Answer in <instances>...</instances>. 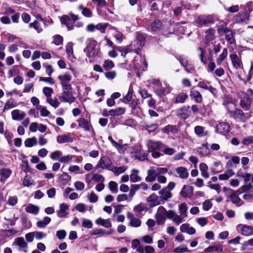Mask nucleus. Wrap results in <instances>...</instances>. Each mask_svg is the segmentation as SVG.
Listing matches in <instances>:
<instances>
[{"label": "nucleus", "mask_w": 253, "mask_h": 253, "mask_svg": "<svg viewBox=\"0 0 253 253\" xmlns=\"http://www.w3.org/2000/svg\"><path fill=\"white\" fill-rule=\"evenodd\" d=\"M239 95L241 97L240 106L243 109L247 110L253 106V91L252 89H248L246 92L241 91Z\"/></svg>", "instance_id": "f257e3e1"}, {"label": "nucleus", "mask_w": 253, "mask_h": 253, "mask_svg": "<svg viewBox=\"0 0 253 253\" xmlns=\"http://www.w3.org/2000/svg\"><path fill=\"white\" fill-rule=\"evenodd\" d=\"M168 171L166 168L151 167L147 171L148 175L145 178L147 182H153L157 176L166 174Z\"/></svg>", "instance_id": "f03ea898"}, {"label": "nucleus", "mask_w": 253, "mask_h": 253, "mask_svg": "<svg viewBox=\"0 0 253 253\" xmlns=\"http://www.w3.org/2000/svg\"><path fill=\"white\" fill-rule=\"evenodd\" d=\"M72 90V87L62 88L61 95L59 97L60 101L68 102L70 104L74 102L76 98L73 95Z\"/></svg>", "instance_id": "7ed1b4c3"}, {"label": "nucleus", "mask_w": 253, "mask_h": 253, "mask_svg": "<svg viewBox=\"0 0 253 253\" xmlns=\"http://www.w3.org/2000/svg\"><path fill=\"white\" fill-rule=\"evenodd\" d=\"M216 20L217 18L213 15H200L196 19L195 23L198 26L202 27L214 23Z\"/></svg>", "instance_id": "20e7f679"}, {"label": "nucleus", "mask_w": 253, "mask_h": 253, "mask_svg": "<svg viewBox=\"0 0 253 253\" xmlns=\"http://www.w3.org/2000/svg\"><path fill=\"white\" fill-rule=\"evenodd\" d=\"M97 46V43L94 40H90L86 47L84 49L86 55L88 58H92L97 55L99 49Z\"/></svg>", "instance_id": "39448f33"}, {"label": "nucleus", "mask_w": 253, "mask_h": 253, "mask_svg": "<svg viewBox=\"0 0 253 253\" xmlns=\"http://www.w3.org/2000/svg\"><path fill=\"white\" fill-rule=\"evenodd\" d=\"M166 216L168 217V211L162 206L159 207L156 214L158 224H163L166 219Z\"/></svg>", "instance_id": "423d86ee"}, {"label": "nucleus", "mask_w": 253, "mask_h": 253, "mask_svg": "<svg viewBox=\"0 0 253 253\" xmlns=\"http://www.w3.org/2000/svg\"><path fill=\"white\" fill-rule=\"evenodd\" d=\"M57 78L60 82L62 88L72 87V85L70 84V82L72 80V76L71 75L65 73L59 75Z\"/></svg>", "instance_id": "0eeeda50"}, {"label": "nucleus", "mask_w": 253, "mask_h": 253, "mask_svg": "<svg viewBox=\"0 0 253 253\" xmlns=\"http://www.w3.org/2000/svg\"><path fill=\"white\" fill-rule=\"evenodd\" d=\"M237 230L241 234L246 236L253 235V227L246 224H239L237 226Z\"/></svg>", "instance_id": "6e6552de"}, {"label": "nucleus", "mask_w": 253, "mask_h": 253, "mask_svg": "<svg viewBox=\"0 0 253 253\" xmlns=\"http://www.w3.org/2000/svg\"><path fill=\"white\" fill-rule=\"evenodd\" d=\"M168 218L171 219L172 221L177 225L185 221V217L180 214H177L172 210L168 211Z\"/></svg>", "instance_id": "1a4fd4ad"}, {"label": "nucleus", "mask_w": 253, "mask_h": 253, "mask_svg": "<svg viewBox=\"0 0 253 253\" xmlns=\"http://www.w3.org/2000/svg\"><path fill=\"white\" fill-rule=\"evenodd\" d=\"M111 161L107 157H102L100 158L99 162L96 166V168H101L102 169H107L108 170L111 169Z\"/></svg>", "instance_id": "9d476101"}, {"label": "nucleus", "mask_w": 253, "mask_h": 253, "mask_svg": "<svg viewBox=\"0 0 253 253\" xmlns=\"http://www.w3.org/2000/svg\"><path fill=\"white\" fill-rule=\"evenodd\" d=\"M43 25H45V22L42 18H41L40 21L36 20L34 22L31 23L29 24V27L34 28L38 33H40L43 30L44 26Z\"/></svg>", "instance_id": "9b49d317"}, {"label": "nucleus", "mask_w": 253, "mask_h": 253, "mask_svg": "<svg viewBox=\"0 0 253 253\" xmlns=\"http://www.w3.org/2000/svg\"><path fill=\"white\" fill-rule=\"evenodd\" d=\"M205 40L206 43L210 45L213 44L215 40V31L212 28H210L206 31Z\"/></svg>", "instance_id": "f8f14e48"}, {"label": "nucleus", "mask_w": 253, "mask_h": 253, "mask_svg": "<svg viewBox=\"0 0 253 253\" xmlns=\"http://www.w3.org/2000/svg\"><path fill=\"white\" fill-rule=\"evenodd\" d=\"M145 43V35L140 32L136 33V41L134 42V46L139 49L142 47Z\"/></svg>", "instance_id": "ddd939ff"}, {"label": "nucleus", "mask_w": 253, "mask_h": 253, "mask_svg": "<svg viewBox=\"0 0 253 253\" xmlns=\"http://www.w3.org/2000/svg\"><path fill=\"white\" fill-rule=\"evenodd\" d=\"M230 129V126L225 122H219L216 126V132L222 134H227Z\"/></svg>", "instance_id": "4468645a"}, {"label": "nucleus", "mask_w": 253, "mask_h": 253, "mask_svg": "<svg viewBox=\"0 0 253 253\" xmlns=\"http://www.w3.org/2000/svg\"><path fill=\"white\" fill-rule=\"evenodd\" d=\"M126 215L127 218L129 219V225L130 226L135 228L140 226L141 224V221L140 219L134 217L133 214L130 212H127Z\"/></svg>", "instance_id": "2eb2a0df"}, {"label": "nucleus", "mask_w": 253, "mask_h": 253, "mask_svg": "<svg viewBox=\"0 0 253 253\" xmlns=\"http://www.w3.org/2000/svg\"><path fill=\"white\" fill-rule=\"evenodd\" d=\"M229 57L232 61V65L236 69L242 68V62L236 54H231L229 55Z\"/></svg>", "instance_id": "dca6fc26"}, {"label": "nucleus", "mask_w": 253, "mask_h": 253, "mask_svg": "<svg viewBox=\"0 0 253 253\" xmlns=\"http://www.w3.org/2000/svg\"><path fill=\"white\" fill-rule=\"evenodd\" d=\"M193 188L188 185H185L183 186L180 194L184 198H190L193 195Z\"/></svg>", "instance_id": "f3484780"}, {"label": "nucleus", "mask_w": 253, "mask_h": 253, "mask_svg": "<svg viewBox=\"0 0 253 253\" xmlns=\"http://www.w3.org/2000/svg\"><path fill=\"white\" fill-rule=\"evenodd\" d=\"M234 19L236 23H246L249 19V14L246 12L239 13L235 16Z\"/></svg>", "instance_id": "a211bd4d"}, {"label": "nucleus", "mask_w": 253, "mask_h": 253, "mask_svg": "<svg viewBox=\"0 0 253 253\" xmlns=\"http://www.w3.org/2000/svg\"><path fill=\"white\" fill-rule=\"evenodd\" d=\"M25 116V113L18 109L14 110L11 112L12 119L15 121H21L23 120Z\"/></svg>", "instance_id": "6ab92c4d"}, {"label": "nucleus", "mask_w": 253, "mask_h": 253, "mask_svg": "<svg viewBox=\"0 0 253 253\" xmlns=\"http://www.w3.org/2000/svg\"><path fill=\"white\" fill-rule=\"evenodd\" d=\"M206 253H221L223 251V247L220 244L211 246L206 248L204 250Z\"/></svg>", "instance_id": "aec40b11"}, {"label": "nucleus", "mask_w": 253, "mask_h": 253, "mask_svg": "<svg viewBox=\"0 0 253 253\" xmlns=\"http://www.w3.org/2000/svg\"><path fill=\"white\" fill-rule=\"evenodd\" d=\"M147 201L151 207L161 204L159 198L155 194H152L147 198Z\"/></svg>", "instance_id": "412c9836"}, {"label": "nucleus", "mask_w": 253, "mask_h": 253, "mask_svg": "<svg viewBox=\"0 0 253 253\" xmlns=\"http://www.w3.org/2000/svg\"><path fill=\"white\" fill-rule=\"evenodd\" d=\"M78 122L79 127L84 129V131H89L92 127L91 124L84 118H80L78 120Z\"/></svg>", "instance_id": "4be33fe9"}, {"label": "nucleus", "mask_w": 253, "mask_h": 253, "mask_svg": "<svg viewBox=\"0 0 253 253\" xmlns=\"http://www.w3.org/2000/svg\"><path fill=\"white\" fill-rule=\"evenodd\" d=\"M161 196V199L164 202L168 201L172 197V193L168 190V188H163L159 191Z\"/></svg>", "instance_id": "5701e85b"}, {"label": "nucleus", "mask_w": 253, "mask_h": 253, "mask_svg": "<svg viewBox=\"0 0 253 253\" xmlns=\"http://www.w3.org/2000/svg\"><path fill=\"white\" fill-rule=\"evenodd\" d=\"M162 145L160 141H154L148 140L147 143V146L148 151L150 152L154 151L155 150L159 149Z\"/></svg>", "instance_id": "b1692460"}, {"label": "nucleus", "mask_w": 253, "mask_h": 253, "mask_svg": "<svg viewBox=\"0 0 253 253\" xmlns=\"http://www.w3.org/2000/svg\"><path fill=\"white\" fill-rule=\"evenodd\" d=\"M73 43L72 42H68L66 45V52L69 59L73 62L76 58L74 55Z\"/></svg>", "instance_id": "393cba45"}, {"label": "nucleus", "mask_w": 253, "mask_h": 253, "mask_svg": "<svg viewBox=\"0 0 253 253\" xmlns=\"http://www.w3.org/2000/svg\"><path fill=\"white\" fill-rule=\"evenodd\" d=\"M125 112V109L124 108L118 107L115 109H112L108 111L107 114L104 115L106 116H111L112 117L118 116L124 114Z\"/></svg>", "instance_id": "a878e982"}, {"label": "nucleus", "mask_w": 253, "mask_h": 253, "mask_svg": "<svg viewBox=\"0 0 253 253\" xmlns=\"http://www.w3.org/2000/svg\"><path fill=\"white\" fill-rule=\"evenodd\" d=\"M175 171L178 174L179 177L182 179L187 178L189 173L186 168L183 167H179L176 168Z\"/></svg>", "instance_id": "bb28decb"}, {"label": "nucleus", "mask_w": 253, "mask_h": 253, "mask_svg": "<svg viewBox=\"0 0 253 253\" xmlns=\"http://www.w3.org/2000/svg\"><path fill=\"white\" fill-rule=\"evenodd\" d=\"M95 222L97 225H100L107 228H110L112 226L111 222L109 219H103L101 217L97 218Z\"/></svg>", "instance_id": "cd10ccee"}, {"label": "nucleus", "mask_w": 253, "mask_h": 253, "mask_svg": "<svg viewBox=\"0 0 253 253\" xmlns=\"http://www.w3.org/2000/svg\"><path fill=\"white\" fill-rule=\"evenodd\" d=\"M26 212L33 214L34 215H37L40 211V208L38 206L29 204L25 208Z\"/></svg>", "instance_id": "c85d7f7f"}, {"label": "nucleus", "mask_w": 253, "mask_h": 253, "mask_svg": "<svg viewBox=\"0 0 253 253\" xmlns=\"http://www.w3.org/2000/svg\"><path fill=\"white\" fill-rule=\"evenodd\" d=\"M72 141L73 139L70 136V134L61 135L57 137V142L60 144L72 142Z\"/></svg>", "instance_id": "c756f323"}, {"label": "nucleus", "mask_w": 253, "mask_h": 253, "mask_svg": "<svg viewBox=\"0 0 253 253\" xmlns=\"http://www.w3.org/2000/svg\"><path fill=\"white\" fill-rule=\"evenodd\" d=\"M199 154L202 156L209 155L211 153V150L209 149L207 144H203L197 150Z\"/></svg>", "instance_id": "7c9ffc66"}, {"label": "nucleus", "mask_w": 253, "mask_h": 253, "mask_svg": "<svg viewBox=\"0 0 253 253\" xmlns=\"http://www.w3.org/2000/svg\"><path fill=\"white\" fill-rule=\"evenodd\" d=\"M60 21L62 24H65L68 30H71L73 28V23L71 22L69 16L64 15L60 18Z\"/></svg>", "instance_id": "2f4dec72"}, {"label": "nucleus", "mask_w": 253, "mask_h": 253, "mask_svg": "<svg viewBox=\"0 0 253 253\" xmlns=\"http://www.w3.org/2000/svg\"><path fill=\"white\" fill-rule=\"evenodd\" d=\"M189 95L191 98L194 99L196 102L200 103L202 101V96L198 91L191 90Z\"/></svg>", "instance_id": "473e14b6"}, {"label": "nucleus", "mask_w": 253, "mask_h": 253, "mask_svg": "<svg viewBox=\"0 0 253 253\" xmlns=\"http://www.w3.org/2000/svg\"><path fill=\"white\" fill-rule=\"evenodd\" d=\"M69 209V206L66 204H61L60 205V209L57 212V215L60 217H65L67 214V211Z\"/></svg>", "instance_id": "72a5a7b5"}, {"label": "nucleus", "mask_w": 253, "mask_h": 253, "mask_svg": "<svg viewBox=\"0 0 253 253\" xmlns=\"http://www.w3.org/2000/svg\"><path fill=\"white\" fill-rule=\"evenodd\" d=\"M139 170L136 169H132L131 171V174L130 175V179L132 182H137L141 181V178L139 176L138 174Z\"/></svg>", "instance_id": "f704fd0d"}, {"label": "nucleus", "mask_w": 253, "mask_h": 253, "mask_svg": "<svg viewBox=\"0 0 253 253\" xmlns=\"http://www.w3.org/2000/svg\"><path fill=\"white\" fill-rule=\"evenodd\" d=\"M224 33L225 34V37L226 40L230 43L233 44L235 42V40L233 37V32L227 28H225L224 30Z\"/></svg>", "instance_id": "c9c22d12"}, {"label": "nucleus", "mask_w": 253, "mask_h": 253, "mask_svg": "<svg viewBox=\"0 0 253 253\" xmlns=\"http://www.w3.org/2000/svg\"><path fill=\"white\" fill-rule=\"evenodd\" d=\"M234 172L231 169H227L223 174H220L218 178L221 180H226L234 175Z\"/></svg>", "instance_id": "e433bc0d"}, {"label": "nucleus", "mask_w": 253, "mask_h": 253, "mask_svg": "<svg viewBox=\"0 0 253 253\" xmlns=\"http://www.w3.org/2000/svg\"><path fill=\"white\" fill-rule=\"evenodd\" d=\"M17 105L16 102L13 98L9 99L5 103L3 111L5 112L6 110L11 109L15 107Z\"/></svg>", "instance_id": "4c0bfd02"}, {"label": "nucleus", "mask_w": 253, "mask_h": 253, "mask_svg": "<svg viewBox=\"0 0 253 253\" xmlns=\"http://www.w3.org/2000/svg\"><path fill=\"white\" fill-rule=\"evenodd\" d=\"M51 221V218L49 217L45 216L42 220L37 221L36 225L39 228H45Z\"/></svg>", "instance_id": "58836bf2"}, {"label": "nucleus", "mask_w": 253, "mask_h": 253, "mask_svg": "<svg viewBox=\"0 0 253 253\" xmlns=\"http://www.w3.org/2000/svg\"><path fill=\"white\" fill-rule=\"evenodd\" d=\"M155 91L158 95L160 96L163 95L165 93L169 92L168 85L166 84H164V86H162L161 84L160 87L156 88Z\"/></svg>", "instance_id": "ea45409f"}, {"label": "nucleus", "mask_w": 253, "mask_h": 253, "mask_svg": "<svg viewBox=\"0 0 253 253\" xmlns=\"http://www.w3.org/2000/svg\"><path fill=\"white\" fill-rule=\"evenodd\" d=\"M131 247L136 249V251L139 253H144L143 247L140 246V241L138 239H134L131 242Z\"/></svg>", "instance_id": "a19ab883"}, {"label": "nucleus", "mask_w": 253, "mask_h": 253, "mask_svg": "<svg viewBox=\"0 0 253 253\" xmlns=\"http://www.w3.org/2000/svg\"><path fill=\"white\" fill-rule=\"evenodd\" d=\"M199 169L201 172V175L205 178L209 177V174L208 172V167L207 165L204 163H202L199 165Z\"/></svg>", "instance_id": "79ce46f5"}, {"label": "nucleus", "mask_w": 253, "mask_h": 253, "mask_svg": "<svg viewBox=\"0 0 253 253\" xmlns=\"http://www.w3.org/2000/svg\"><path fill=\"white\" fill-rule=\"evenodd\" d=\"M231 113H232V115L235 118L238 119L240 121H244L245 117L241 110L236 109L234 112L231 111Z\"/></svg>", "instance_id": "37998d69"}, {"label": "nucleus", "mask_w": 253, "mask_h": 253, "mask_svg": "<svg viewBox=\"0 0 253 253\" xmlns=\"http://www.w3.org/2000/svg\"><path fill=\"white\" fill-rule=\"evenodd\" d=\"M11 173V171L9 169H0V181H3L8 178Z\"/></svg>", "instance_id": "c03bdc74"}, {"label": "nucleus", "mask_w": 253, "mask_h": 253, "mask_svg": "<svg viewBox=\"0 0 253 253\" xmlns=\"http://www.w3.org/2000/svg\"><path fill=\"white\" fill-rule=\"evenodd\" d=\"M140 62V64L139 63L136 62V60L134 61V65L135 66V69L138 71H140V70L143 71L145 70L147 65L145 60L143 58H141Z\"/></svg>", "instance_id": "a18cd8bd"}, {"label": "nucleus", "mask_w": 253, "mask_h": 253, "mask_svg": "<svg viewBox=\"0 0 253 253\" xmlns=\"http://www.w3.org/2000/svg\"><path fill=\"white\" fill-rule=\"evenodd\" d=\"M194 132L197 136L200 137L207 135V132L205 131V127L202 126H196L194 128Z\"/></svg>", "instance_id": "49530a36"}, {"label": "nucleus", "mask_w": 253, "mask_h": 253, "mask_svg": "<svg viewBox=\"0 0 253 253\" xmlns=\"http://www.w3.org/2000/svg\"><path fill=\"white\" fill-rule=\"evenodd\" d=\"M23 185L25 187H30L32 185H35V183L31 177L28 175H26L23 180Z\"/></svg>", "instance_id": "de8ad7c7"}, {"label": "nucleus", "mask_w": 253, "mask_h": 253, "mask_svg": "<svg viewBox=\"0 0 253 253\" xmlns=\"http://www.w3.org/2000/svg\"><path fill=\"white\" fill-rule=\"evenodd\" d=\"M227 49L224 48L222 50V53L216 58V61L218 65H221L222 61L226 58L227 56Z\"/></svg>", "instance_id": "09e8293b"}, {"label": "nucleus", "mask_w": 253, "mask_h": 253, "mask_svg": "<svg viewBox=\"0 0 253 253\" xmlns=\"http://www.w3.org/2000/svg\"><path fill=\"white\" fill-rule=\"evenodd\" d=\"M127 167L122 166L120 167H114L111 168L110 170L113 171L115 175H119L124 172L127 169Z\"/></svg>", "instance_id": "8fccbe9b"}, {"label": "nucleus", "mask_w": 253, "mask_h": 253, "mask_svg": "<svg viewBox=\"0 0 253 253\" xmlns=\"http://www.w3.org/2000/svg\"><path fill=\"white\" fill-rule=\"evenodd\" d=\"M178 209H179L180 214L182 216H183L184 217L186 218L187 216V214H188V212H187L188 208H187L186 204L185 203H183L181 204L179 206Z\"/></svg>", "instance_id": "3c124183"}, {"label": "nucleus", "mask_w": 253, "mask_h": 253, "mask_svg": "<svg viewBox=\"0 0 253 253\" xmlns=\"http://www.w3.org/2000/svg\"><path fill=\"white\" fill-rule=\"evenodd\" d=\"M25 146L27 147H32L37 144V140L35 137L26 139L24 141Z\"/></svg>", "instance_id": "603ef678"}, {"label": "nucleus", "mask_w": 253, "mask_h": 253, "mask_svg": "<svg viewBox=\"0 0 253 253\" xmlns=\"http://www.w3.org/2000/svg\"><path fill=\"white\" fill-rule=\"evenodd\" d=\"M138 103L139 102L138 100H133L130 104L132 113L134 114H138L141 110V108L138 106Z\"/></svg>", "instance_id": "864d4df0"}, {"label": "nucleus", "mask_w": 253, "mask_h": 253, "mask_svg": "<svg viewBox=\"0 0 253 253\" xmlns=\"http://www.w3.org/2000/svg\"><path fill=\"white\" fill-rule=\"evenodd\" d=\"M230 199L232 203L236 204L237 206H240L243 203V201L235 193H232L231 195Z\"/></svg>", "instance_id": "5fc2aeb1"}, {"label": "nucleus", "mask_w": 253, "mask_h": 253, "mask_svg": "<svg viewBox=\"0 0 253 253\" xmlns=\"http://www.w3.org/2000/svg\"><path fill=\"white\" fill-rule=\"evenodd\" d=\"M237 176L240 178H243L246 182L250 181L252 177V175L250 173H248L247 172H243L240 171H238L237 172Z\"/></svg>", "instance_id": "6e6d98bb"}, {"label": "nucleus", "mask_w": 253, "mask_h": 253, "mask_svg": "<svg viewBox=\"0 0 253 253\" xmlns=\"http://www.w3.org/2000/svg\"><path fill=\"white\" fill-rule=\"evenodd\" d=\"M146 209L147 206L146 204L144 203H140L134 207L133 210L135 212L141 213L142 211L146 210Z\"/></svg>", "instance_id": "4d7b16f0"}, {"label": "nucleus", "mask_w": 253, "mask_h": 253, "mask_svg": "<svg viewBox=\"0 0 253 253\" xmlns=\"http://www.w3.org/2000/svg\"><path fill=\"white\" fill-rule=\"evenodd\" d=\"M14 243L20 248H25L27 247V243L25 241L24 238L22 237L16 238Z\"/></svg>", "instance_id": "13d9d810"}, {"label": "nucleus", "mask_w": 253, "mask_h": 253, "mask_svg": "<svg viewBox=\"0 0 253 253\" xmlns=\"http://www.w3.org/2000/svg\"><path fill=\"white\" fill-rule=\"evenodd\" d=\"M162 25L160 21L157 20L151 24V29L154 32H157L162 29Z\"/></svg>", "instance_id": "bf43d9fd"}, {"label": "nucleus", "mask_w": 253, "mask_h": 253, "mask_svg": "<svg viewBox=\"0 0 253 253\" xmlns=\"http://www.w3.org/2000/svg\"><path fill=\"white\" fill-rule=\"evenodd\" d=\"M109 188L110 191L113 193H117L118 192V184L113 181H111L109 183Z\"/></svg>", "instance_id": "052dcab7"}, {"label": "nucleus", "mask_w": 253, "mask_h": 253, "mask_svg": "<svg viewBox=\"0 0 253 253\" xmlns=\"http://www.w3.org/2000/svg\"><path fill=\"white\" fill-rule=\"evenodd\" d=\"M188 97V95L185 93H181L179 94L175 98V102L176 103H183Z\"/></svg>", "instance_id": "680f3d73"}, {"label": "nucleus", "mask_w": 253, "mask_h": 253, "mask_svg": "<svg viewBox=\"0 0 253 253\" xmlns=\"http://www.w3.org/2000/svg\"><path fill=\"white\" fill-rule=\"evenodd\" d=\"M62 153L61 151L57 150L53 152H52L50 155V158L52 160L54 161H58L60 158L62 157Z\"/></svg>", "instance_id": "e2e57ef3"}, {"label": "nucleus", "mask_w": 253, "mask_h": 253, "mask_svg": "<svg viewBox=\"0 0 253 253\" xmlns=\"http://www.w3.org/2000/svg\"><path fill=\"white\" fill-rule=\"evenodd\" d=\"M82 226L88 229H90L92 228L93 226V223L92 221L88 219L85 218H82Z\"/></svg>", "instance_id": "0e129e2a"}, {"label": "nucleus", "mask_w": 253, "mask_h": 253, "mask_svg": "<svg viewBox=\"0 0 253 253\" xmlns=\"http://www.w3.org/2000/svg\"><path fill=\"white\" fill-rule=\"evenodd\" d=\"M73 157L74 156L72 155H67L64 156H62L59 160V162L62 163H69L72 161Z\"/></svg>", "instance_id": "69168bd1"}, {"label": "nucleus", "mask_w": 253, "mask_h": 253, "mask_svg": "<svg viewBox=\"0 0 253 253\" xmlns=\"http://www.w3.org/2000/svg\"><path fill=\"white\" fill-rule=\"evenodd\" d=\"M103 67L106 70H109L114 67V64L113 62L110 60H105L104 61Z\"/></svg>", "instance_id": "338daca9"}, {"label": "nucleus", "mask_w": 253, "mask_h": 253, "mask_svg": "<svg viewBox=\"0 0 253 253\" xmlns=\"http://www.w3.org/2000/svg\"><path fill=\"white\" fill-rule=\"evenodd\" d=\"M163 130L164 132L166 133H169L170 132H175L177 131V129L176 127L172 125H168L165 126Z\"/></svg>", "instance_id": "774afa93"}]
</instances>
